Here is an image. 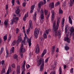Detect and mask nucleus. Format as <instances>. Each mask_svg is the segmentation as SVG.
<instances>
[{
	"instance_id": "obj_1",
	"label": "nucleus",
	"mask_w": 74,
	"mask_h": 74,
	"mask_svg": "<svg viewBox=\"0 0 74 74\" xmlns=\"http://www.w3.org/2000/svg\"><path fill=\"white\" fill-rule=\"evenodd\" d=\"M60 17L58 19L56 25V21H55L53 23V30L55 33H57V32H58L57 30L58 29V27H59V23H60Z\"/></svg>"
},
{
	"instance_id": "obj_2",
	"label": "nucleus",
	"mask_w": 74,
	"mask_h": 74,
	"mask_svg": "<svg viewBox=\"0 0 74 74\" xmlns=\"http://www.w3.org/2000/svg\"><path fill=\"white\" fill-rule=\"evenodd\" d=\"M38 64L37 65L38 66H40V64H41L40 71H42L43 70V68H44V59L42 58L40 59Z\"/></svg>"
},
{
	"instance_id": "obj_3",
	"label": "nucleus",
	"mask_w": 74,
	"mask_h": 74,
	"mask_svg": "<svg viewBox=\"0 0 74 74\" xmlns=\"http://www.w3.org/2000/svg\"><path fill=\"white\" fill-rule=\"evenodd\" d=\"M1 62L2 64V69L1 73L4 74V73H5V70L6 68V66L4 64V60H2V61H1Z\"/></svg>"
},
{
	"instance_id": "obj_4",
	"label": "nucleus",
	"mask_w": 74,
	"mask_h": 74,
	"mask_svg": "<svg viewBox=\"0 0 74 74\" xmlns=\"http://www.w3.org/2000/svg\"><path fill=\"white\" fill-rule=\"evenodd\" d=\"M23 42L24 44V45H26V43L27 42L29 43V47H30L31 46V40L30 39H29L28 38H24V41Z\"/></svg>"
},
{
	"instance_id": "obj_5",
	"label": "nucleus",
	"mask_w": 74,
	"mask_h": 74,
	"mask_svg": "<svg viewBox=\"0 0 74 74\" xmlns=\"http://www.w3.org/2000/svg\"><path fill=\"white\" fill-rule=\"evenodd\" d=\"M32 20H29V29H27V34H28V33L30 31V29H32V28H33V26H32Z\"/></svg>"
},
{
	"instance_id": "obj_6",
	"label": "nucleus",
	"mask_w": 74,
	"mask_h": 74,
	"mask_svg": "<svg viewBox=\"0 0 74 74\" xmlns=\"http://www.w3.org/2000/svg\"><path fill=\"white\" fill-rule=\"evenodd\" d=\"M44 5V3L42 1L39 2V3L38 4V9L37 10L38 13L40 12L41 5Z\"/></svg>"
},
{
	"instance_id": "obj_7",
	"label": "nucleus",
	"mask_w": 74,
	"mask_h": 74,
	"mask_svg": "<svg viewBox=\"0 0 74 74\" xmlns=\"http://www.w3.org/2000/svg\"><path fill=\"white\" fill-rule=\"evenodd\" d=\"M39 33V31L37 29H36L34 31V35L35 38H37L38 37Z\"/></svg>"
},
{
	"instance_id": "obj_8",
	"label": "nucleus",
	"mask_w": 74,
	"mask_h": 74,
	"mask_svg": "<svg viewBox=\"0 0 74 74\" xmlns=\"http://www.w3.org/2000/svg\"><path fill=\"white\" fill-rule=\"evenodd\" d=\"M18 17H15L11 21L12 22L11 23V25H13V24H14V22H15V23H17V21L18 20Z\"/></svg>"
},
{
	"instance_id": "obj_9",
	"label": "nucleus",
	"mask_w": 74,
	"mask_h": 74,
	"mask_svg": "<svg viewBox=\"0 0 74 74\" xmlns=\"http://www.w3.org/2000/svg\"><path fill=\"white\" fill-rule=\"evenodd\" d=\"M70 31L71 32V33L70 34V35L71 36V33H73V34L72 35V38L73 40H74V27H71L70 29Z\"/></svg>"
},
{
	"instance_id": "obj_10",
	"label": "nucleus",
	"mask_w": 74,
	"mask_h": 74,
	"mask_svg": "<svg viewBox=\"0 0 74 74\" xmlns=\"http://www.w3.org/2000/svg\"><path fill=\"white\" fill-rule=\"evenodd\" d=\"M40 12V19L41 20L44 19V11H43V10H42V8L41 9Z\"/></svg>"
},
{
	"instance_id": "obj_11",
	"label": "nucleus",
	"mask_w": 74,
	"mask_h": 74,
	"mask_svg": "<svg viewBox=\"0 0 74 74\" xmlns=\"http://www.w3.org/2000/svg\"><path fill=\"white\" fill-rule=\"evenodd\" d=\"M64 40L65 41H66V42L68 43H70V40L69 38V35L67 34L66 35V36L64 38Z\"/></svg>"
},
{
	"instance_id": "obj_12",
	"label": "nucleus",
	"mask_w": 74,
	"mask_h": 74,
	"mask_svg": "<svg viewBox=\"0 0 74 74\" xmlns=\"http://www.w3.org/2000/svg\"><path fill=\"white\" fill-rule=\"evenodd\" d=\"M52 13L51 16V21H53L54 18H55V14L54 13V10H52L51 11Z\"/></svg>"
},
{
	"instance_id": "obj_13",
	"label": "nucleus",
	"mask_w": 74,
	"mask_h": 74,
	"mask_svg": "<svg viewBox=\"0 0 74 74\" xmlns=\"http://www.w3.org/2000/svg\"><path fill=\"white\" fill-rule=\"evenodd\" d=\"M35 52L37 54H38L40 52V48L38 45L36 46V49L35 51Z\"/></svg>"
},
{
	"instance_id": "obj_14",
	"label": "nucleus",
	"mask_w": 74,
	"mask_h": 74,
	"mask_svg": "<svg viewBox=\"0 0 74 74\" xmlns=\"http://www.w3.org/2000/svg\"><path fill=\"white\" fill-rule=\"evenodd\" d=\"M22 41V38H21V37L20 36H18V39L17 40V41H16V43L18 44H19V42H21Z\"/></svg>"
},
{
	"instance_id": "obj_15",
	"label": "nucleus",
	"mask_w": 74,
	"mask_h": 74,
	"mask_svg": "<svg viewBox=\"0 0 74 74\" xmlns=\"http://www.w3.org/2000/svg\"><path fill=\"white\" fill-rule=\"evenodd\" d=\"M55 46H53L52 47V48L51 50V52L52 54H53L55 52Z\"/></svg>"
},
{
	"instance_id": "obj_16",
	"label": "nucleus",
	"mask_w": 74,
	"mask_h": 74,
	"mask_svg": "<svg viewBox=\"0 0 74 74\" xmlns=\"http://www.w3.org/2000/svg\"><path fill=\"white\" fill-rule=\"evenodd\" d=\"M61 31H60V30H59L58 31V34H56V36H58V38H60V37L61 36Z\"/></svg>"
},
{
	"instance_id": "obj_17",
	"label": "nucleus",
	"mask_w": 74,
	"mask_h": 74,
	"mask_svg": "<svg viewBox=\"0 0 74 74\" xmlns=\"http://www.w3.org/2000/svg\"><path fill=\"white\" fill-rule=\"evenodd\" d=\"M16 71L17 74H19L20 73V66L19 65L17 66V67Z\"/></svg>"
},
{
	"instance_id": "obj_18",
	"label": "nucleus",
	"mask_w": 74,
	"mask_h": 74,
	"mask_svg": "<svg viewBox=\"0 0 74 74\" xmlns=\"http://www.w3.org/2000/svg\"><path fill=\"white\" fill-rule=\"evenodd\" d=\"M8 23V19H7L4 22V24L5 25L6 27H7Z\"/></svg>"
},
{
	"instance_id": "obj_19",
	"label": "nucleus",
	"mask_w": 74,
	"mask_h": 74,
	"mask_svg": "<svg viewBox=\"0 0 74 74\" xmlns=\"http://www.w3.org/2000/svg\"><path fill=\"white\" fill-rule=\"evenodd\" d=\"M49 7L50 8H53L54 7V3L53 2L51 3L49 5Z\"/></svg>"
},
{
	"instance_id": "obj_20",
	"label": "nucleus",
	"mask_w": 74,
	"mask_h": 74,
	"mask_svg": "<svg viewBox=\"0 0 74 74\" xmlns=\"http://www.w3.org/2000/svg\"><path fill=\"white\" fill-rule=\"evenodd\" d=\"M35 6V5H33L31 7V10L30 11V13H32V12H33V11L34 9V7Z\"/></svg>"
},
{
	"instance_id": "obj_21",
	"label": "nucleus",
	"mask_w": 74,
	"mask_h": 74,
	"mask_svg": "<svg viewBox=\"0 0 74 74\" xmlns=\"http://www.w3.org/2000/svg\"><path fill=\"white\" fill-rule=\"evenodd\" d=\"M47 53V49H45V50H44L43 53H42L41 56L42 57L44 56V55H45V53Z\"/></svg>"
},
{
	"instance_id": "obj_22",
	"label": "nucleus",
	"mask_w": 74,
	"mask_h": 74,
	"mask_svg": "<svg viewBox=\"0 0 74 74\" xmlns=\"http://www.w3.org/2000/svg\"><path fill=\"white\" fill-rule=\"evenodd\" d=\"M27 13L25 14L24 17H23V20L24 21H26V18L27 17Z\"/></svg>"
},
{
	"instance_id": "obj_23",
	"label": "nucleus",
	"mask_w": 74,
	"mask_h": 74,
	"mask_svg": "<svg viewBox=\"0 0 74 74\" xmlns=\"http://www.w3.org/2000/svg\"><path fill=\"white\" fill-rule=\"evenodd\" d=\"M9 71L10 73L11 72V67H10L7 71L6 74H9Z\"/></svg>"
},
{
	"instance_id": "obj_24",
	"label": "nucleus",
	"mask_w": 74,
	"mask_h": 74,
	"mask_svg": "<svg viewBox=\"0 0 74 74\" xmlns=\"http://www.w3.org/2000/svg\"><path fill=\"white\" fill-rule=\"evenodd\" d=\"M69 21L71 25H72V20L71 19V17L70 16H69Z\"/></svg>"
},
{
	"instance_id": "obj_25",
	"label": "nucleus",
	"mask_w": 74,
	"mask_h": 74,
	"mask_svg": "<svg viewBox=\"0 0 74 74\" xmlns=\"http://www.w3.org/2000/svg\"><path fill=\"white\" fill-rule=\"evenodd\" d=\"M25 63H26V62L25 61V60L24 61V62H23V68H24L23 70L24 71H25Z\"/></svg>"
},
{
	"instance_id": "obj_26",
	"label": "nucleus",
	"mask_w": 74,
	"mask_h": 74,
	"mask_svg": "<svg viewBox=\"0 0 74 74\" xmlns=\"http://www.w3.org/2000/svg\"><path fill=\"white\" fill-rule=\"evenodd\" d=\"M64 48L66 51H68V50H69L70 47L68 46H66L64 47Z\"/></svg>"
},
{
	"instance_id": "obj_27",
	"label": "nucleus",
	"mask_w": 74,
	"mask_h": 74,
	"mask_svg": "<svg viewBox=\"0 0 74 74\" xmlns=\"http://www.w3.org/2000/svg\"><path fill=\"white\" fill-rule=\"evenodd\" d=\"M14 52V47H12V49L10 50V51L11 53H13Z\"/></svg>"
},
{
	"instance_id": "obj_28",
	"label": "nucleus",
	"mask_w": 74,
	"mask_h": 74,
	"mask_svg": "<svg viewBox=\"0 0 74 74\" xmlns=\"http://www.w3.org/2000/svg\"><path fill=\"white\" fill-rule=\"evenodd\" d=\"M37 14H36V12L35 13V14H34L33 19H34V21H35L36 19V16Z\"/></svg>"
},
{
	"instance_id": "obj_29",
	"label": "nucleus",
	"mask_w": 74,
	"mask_h": 74,
	"mask_svg": "<svg viewBox=\"0 0 74 74\" xmlns=\"http://www.w3.org/2000/svg\"><path fill=\"white\" fill-rule=\"evenodd\" d=\"M20 50L21 52H25V49L24 48H22L20 49Z\"/></svg>"
},
{
	"instance_id": "obj_30",
	"label": "nucleus",
	"mask_w": 74,
	"mask_h": 74,
	"mask_svg": "<svg viewBox=\"0 0 74 74\" xmlns=\"http://www.w3.org/2000/svg\"><path fill=\"white\" fill-rule=\"evenodd\" d=\"M3 41H5V40H7V36H3Z\"/></svg>"
},
{
	"instance_id": "obj_31",
	"label": "nucleus",
	"mask_w": 74,
	"mask_h": 74,
	"mask_svg": "<svg viewBox=\"0 0 74 74\" xmlns=\"http://www.w3.org/2000/svg\"><path fill=\"white\" fill-rule=\"evenodd\" d=\"M50 15V14L49 13L47 15H45V17L47 19H48V18H49V15Z\"/></svg>"
},
{
	"instance_id": "obj_32",
	"label": "nucleus",
	"mask_w": 74,
	"mask_h": 74,
	"mask_svg": "<svg viewBox=\"0 0 74 74\" xmlns=\"http://www.w3.org/2000/svg\"><path fill=\"white\" fill-rule=\"evenodd\" d=\"M59 74H62V68H61L60 66L59 68Z\"/></svg>"
},
{
	"instance_id": "obj_33",
	"label": "nucleus",
	"mask_w": 74,
	"mask_h": 74,
	"mask_svg": "<svg viewBox=\"0 0 74 74\" xmlns=\"http://www.w3.org/2000/svg\"><path fill=\"white\" fill-rule=\"evenodd\" d=\"M24 41L23 40L22 41V42H21V47L20 49L23 48V44H24Z\"/></svg>"
},
{
	"instance_id": "obj_34",
	"label": "nucleus",
	"mask_w": 74,
	"mask_h": 74,
	"mask_svg": "<svg viewBox=\"0 0 74 74\" xmlns=\"http://www.w3.org/2000/svg\"><path fill=\"white\" fill-rule=\"evenodd\" d=\"M16 42H15V40L13 41L12 43V46H14V45H15L16 44Z\"/></svg>"
},
{
	"instance_id": "obj_35",
	"label": "nucleus",
	"mask_w": 74,
	"mask_h": 74,
	"mask_svg": "<svg viewBox=\"0 0 74 74\" xmlns=\"http://www.w3.org/2000/svg\"><path fill=\"white\" fill-rule=\"evenodd\" d=\"M20 12V10H19V9H18L17 10H16V14H19Z\"/></svg>"
},
{
	"instance_id": "obj_36",
	"label": "nucleus",
	"mask_w": 74,
	"mask_h": 74,
	"mask_svg": "<svg viewBox=\"0 0 74 74\" xmlns=\"http://www.w3.org/2000/svg\"><path fill=\"white\" fill-rule=\"evenodd\" d=\"M4 51V49H3V48L2 47L1 48V51L0 52V55H1L2 53H3V52Z\"/></svg>"
},
{
	"instance_id": "obj_37",
	"label": "nucleus",
	"mask_w": 74,
	"mask_h": 74,
	"mask_svg": "<svg viewBox=\"0 0 74 74\" xmlns=\"http://www.w3.org/2000/svg\"><path fill=\"white\" fill-rule=\"evenodd\" d=\"M64 18H63L62 19V22L61 24L62 25H64Z\"/></svg>"
},
{
	"instance_id": "obj_38",
	"label": "nucleus",
	"mask_w": 74,
	"mask_h": 74,
	"mask_svg": "<svg viewBox=\"0 0 74 74\" xmlns=\"http://www.w3.org/2000/svg\"><path fill=\"white\" fill-rule=\"evenodd\" d=\"M43 37L44 38H47V34H43Z\"/></svg>"
},
{
	"instance_id": "obj_39",
	"label": "nucleus",
	"mask_w": 74,
	"mask_h": 74,
	"mask_svg": "<svg viewBox=\"0 0 74 74\" xmlns=\"http://www.w3.org/2000/svg\"><path fill=\"white\" fill-rule=\"evenodd\" d=\"M14 59H17L18 58V56L16 55H14Z\"/></svg>"
},
{
	"instance_id": "obj_40",
	"label": "nucleus",
	"mask_w": 74,
	"mask_h": 74,
	"mask_svg": "<svg viewBox=\"0 0 74 74\" xmlns=\"http://www.w3.org/2000/svg\"><path fill=\"white\" fill-rule=\"evenodd\" d=\"M49 31H51V29H49V30H46L45 32V33H47V34H48L49 33Z\"/></svg>"
},
{
	"instance_id": "obj_41",
	"label": "nucleus",
	"mask_w": 74,
	"mask_h": 74,
	"mask_svg": "<svg viewBox=\"0 0 74 74\" xmlns=\"http://www.w3.org/2000/svg\"><path fill=\"white\" fill-rule=\"evenodd\" d=\"M60 4V3L59 2H57V3H56L55 4V6L56 7H57V6H58V5H59Z\"/></svg>"
},
{
	"instance_id": "obj_42",
	"label": "nucleus",
	"mask_w": 74,
	"mask_h": 74,
	"mask_svg": "<svg viewBox=\"0 0 74 74\" xmlns=\"http://www.w3.org/2000/svg\"><path fill=\"white\" fill-rule=\"evenodd\" d=\"M14 3H15V0H12V3L13 6L14 5Z\"/></svg>"
},
{
	"instance_id": "obj_43",
	"label": "nucleus",
	"mask_w": 74,
	"mask_h": 74,
	"mask_svg": "<svg viewBox=\"0 0 74 74\" xmlns=\"http://www.w3.org/2000/svg\"><path fill=\"white\" fill-rule=\"evenodd\" d=\"M48 14V11L47 10H45V15H47Z\"/></svg>"
},
{
	"instance_id": "obj_44",
	"label": "nucleus",
	"mask_w": 74,
	"mask_h": 74,
	"mask_svg": "<svg viewBox=\"0 0 74 74\" xmlns=\"http://www.w3.org/2000/svg\"><path fill=\"white\" fill-rule=\"evenodd\" d=\"M59 12L60 13V14H62L63 12V11L62 10H60V8L59 10Z\"/></svg>"
},
{
	"instance_id": "obj_45",
	"label": "nucleus",
	"mask_w": 74,
	"mask_h": 74,
	"mask_svg": "<svg viewBox=\"0 0 74 74\" xmlns=\"http://www.w3.org/2000/svg\"><path fill=\"white\" fill-rule=\"evenodd\" d=\"M40 40H41V41H43L44 40V38H43L42 37L40 36Z\"/></svg>"
},
{
	"instance_id": "obj_46",
	"label": "nucleus",
	"mask_w": 74,
	"mask_h": 74,
	"mask_svg": "<svg viewBox=\"0 0 74 74\" xmlns=\"http://www.w3.org/2000/svg\"><path fill=\"white\" fill-rule=\"evenodd\" d=\"M66 0H65L64 1V3L63 4V5H64V6H66Z\"/></svg>"
},
{
	"instance_id": "obj_47",
	"label": "nucleus",
	"mask_w": 74,
	"mask_h": 74,
	"mask_svg": "<svg viewBox=\"0 0 74 74\" xmlns=\"http://www.w3.org/2000/svg\"><path fill=\"white\" fill-rule=\"evenodd\" d=\"M16 32L17 34H18V33L19 32V29L18 28H16Z\"/></svg>"
},
{
	"instance_id": "obj_48",
	"label": "nucleus",
	"mask_w": 74,
	"mask_h": 74,
	"mask_svg": "<svg viewBox=\"0 0 74 74\" xmlns=\"http://www.w3.org/2000/svg\"><path fill=\"white\" fill-rule=\"evenodd\" d=\"M73 68H71L70 70V73H73Z\"/></svg>"
},
{
	"instance_id": "obj_49",
	"label": "nucleus",
	"mask_w": 74,
	"mask_h": 74,
	"mask_svg": "<svg viewBox=\"0 0 74 74\" xmlns=\"http://www.w3.org/2000/svg\"><path fill=\"white\" fill-rule=\"evenodd\" d=\"M48 59H49V58H47V59H46L45 60V63H47L48 61Z\"/></svg>"
},
{
	"instance_id": "obj_50",
	"label": "nucleus",
	"mask_w": 74,
	"mask_h": 74,
	"mask_svg": "<svg viewBox=\"0 0 74 74\" xmlns=\"http://www.w3.org/2000/svg\"><path fill=\"white\" fill-rule=\"evenodd\" d=\"M6 53L7 56H8V55H9V53H8V50H6Z\"/></svg>"
},
{
	"instance_id": "obj_51",
	"label": "nucleus",
	"mask_w": 74,
	"mask_h": 74,
	"mask_svg": "<svg viewBox=\"0 0 74 74\" xmlns=\"http://www.w3.org/2000/svg\"><path fill=\"white\" fill-rule=\"evenodd\" d=\"M27 65H27H26V67L27 69H29L30 67V66L29 65V64H27Z\"/></svg>"
},
{
	"instance_id": "obj_52",
	"label": "nucleus",
	"mask_w": 74,
	"mask_h": 74,
	"mask_svg": "<svg viewBox=\"0 0 74 74\" xmlns=\"http://www.w3.org/2000/svg\"><path fill=\"white\" fill-rule=\"evenodd\" d=\"M6 10H8V5H6Z\"/></svg>"
},
{
	"instance_id": "obj_53",
	"label": "nucleus",
	"mask_w": 74,
	"mask_h": 74,
	"mask_svg": "<svg viewBox=\"0 0 74 74\" xmlns=\"http://www.w3.org/2000/svg\"><path fill=\"white\" fill-rule=\"evenodd\" d=\"M12 66L13 68H15V64H13L12 65Z\"/></svg>"
},
{
	"instance_id": "obj_54",
	"label": "nucleus",
	"mask_w": 74,
	"mask_h": 74,
	"mask_svg": "<svg viewBox=\"0 0 74 74\" xmlns=\"http://www.w3.org/2000/svg\"><path fill=\"white\" fill-rule=\"evenodd\" d=\"M23 7H25V6H26V3H23Z\"/></svg>"
},
{
	"instance_id": "obj_55",
	"label": "nucleus",
	"mask_w": 74,
	"mask_h": 74,
	"mask_svg": "<svg viewBox=\"0 0 74 74\" xmlns=\"http://www.w3.org/2000/svg\"><path fill=\"white\" fill-rule=\"evenodd\" d=\"M25 37H24V38H27V35L26 34V33L25 32Z\"/></svg>"
},
{
	"instance_id": "obj_56",
	"label": "nucleus",
	"mask_w": 74,
	"mask_h": 74,
	"mask_svg": "<svg viewBox=\"0 0 74 74\" xmlns=\"http://www.w3.org/2000/svg\"><path fill=\"white\" fill-rule=\"evenodd\" d=\"M17 3L18 4H20V2H19V0H17Z\"/></svg>"
},
{
	"instance_id": "obj_57",
	"label": "nucleus",
	"mask_w": 74,
	"mask_h": 74,
	"mask_svg": "<svg viewBox=\"0 0 74 74\" xmlns=\"http://www.w3.org/2000/svg\"><path fill=\"white\" fill-rule=\"evenodd\" d=\"M59 52V49L58 48H57L56 50V52Z\"/></svg>"
},
{
	"instance_id": "obj_58",
	"label": "nucleus",
	"mask_w": 74,
	"mask_h": 74,
	"mask_svg": "<svg viewBox=\"0 0 74 74\" xmlns=\"http://www.w3.org/2000/svg\"><path fill=\"white\" fill-rule=\"evenodd\" d=\"M66 67L67 66H66V65H64V69H66Z\"/></svg>"
},
{
	"instance_id": "obj_59",
	"label": "nucleus",
	"mask_w": 74,
	"mask_h": 74,
	"mask_svg": "<svg viewBox=\"0 0 74 74\" xmlns=\"http://www.w3.org/2000/svg\"><path fill=\"white\" fill-rule=\"evenodd\" d=\"M23 54L21 53V58H23Z\"/></svg>"
},
{
	"instance_id": "obj_60",
	"label": "nucleus",
	"mask_w": 74,
	"mask_h": 74,
	"mask_svg": "<svg viewBox=\"0 0 74 74\" xmlns=\"http://www.w3.org/2000/svg\"><path fill=\"white\" fill-rule=\"evenodd\" d=\"M1 42H2V40H1V38H0V44L1 43Z\"/></svg>"
},
{
	"instance_id": "obj_61",
	"label": "nucleus",
	"mask_w": 74,
	"mask_h": 74,
	"mask_svg": "<svg viewBox=\"0 0 74 74\" xmlns=\"http://www.w3.org/2000/svg\"><path fill=\"white\" fill-rule=\"evenodd\" d=\"M25 27H23V29L24 32V33L25 32Z\"/></svg>"
},
{
	"instance_id": "obj_62",
	"label": "nucleus",
	"mask_w": 74,
	"mask_h": 74,
	"mask_svg": "<svg viewBox=\"0 0 74 74\" xmlns=\"http://www.w3.org/2000/svg\"><path fill=\"white\" fill-rule=\"evenodd\" d=\"M52 74H56V73L55 71H53L52 72Z\"/></svg>"
},
{
	"instance_id": "obj_63",
	"label": "nucleus",
	"mask_w": 74,
	"mask_h": 74,
	"mask_svg": "<svg viewBox=\"0 0 74 74\" xmlns=\"http://www.w3.org/2000/svg\"><path fill=\"white\" fill-rule=\"evenodd\" d=\"M43 1L44 3V4H45V3H46V0H43Z\"/></svg>"
},
{
	"instance_id": "obj_64",
	"label": "nucleus",
	"mask_w": 74,
	"mask_h": 74,
	"mask_svg": "<svg viewBox=\"0 0 74 74\" xmlns=\"http://www.w3.org/2000/svg\"><path fill=\"white\" fill-rule=\"evenodd\" d=\"M11 36H10V37H9L8 39V40H10V38H11Z\"/></svg>"
}]
</instances>
